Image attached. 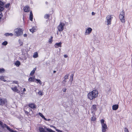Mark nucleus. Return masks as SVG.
I'll list each match as a JSON object with an SVG mask.
<instances>
[{"mask_svg": "<svg viewBox=\"0 0 132 132\" xmlns=\"http://www.w3.org/2000/svg\"><path fill=\"white\" fill-rule=\"evenodd\" d=\"M119 106L117 104L113 105L112 106V109L113 110H116L118 108Z\"/></svg>", "mask_w": 132, "mask_h": 132, "instance_id": "4468645a", "label": "nucleus"}, {"mask_svg": "<svg viewBox=\"0 0 132 132\" xmlns=\"http://www.w3.org/2000/svg\"><path fill=\"white\" fill-rule=\"evenodd\" d=\"M38 53L37 52H35L34 53L33 57L34 58H36L38 57Z\"/></svg>", "mask_w": 132, "mask_h": 132, "instance_id": "a211bd4d", "label": "nucleus"}, {"mask_svg": "<svg viewBox=\"0 0 132 132\" xmlns=\"http://www.w3.org/2000/svg\"><path fill=\"white\" fill-rule=\"evenodd\" d=\"M53 37L51 36V38L49 40V42L50 43H52V38Z\"/></svg>", "mask_w": 132, "mask_h": 132, "instance_id": "7c9ffc66", "label": "nucleus"}, {"mask_svg": "<svg viewBox=\"0 0 132 132\" xmlns=\"http://www.w3.org/2000/svg\"><path fill=\"white\" fill-rule=\"evenodd\" d=\"M38 114H39V116H41L44 119L45 118V117L43 115V114L42 113H39Z\"/></svg>", "mask_w": 132, "mask_h": 132, "instance_id": "a878e982", "label": "nucleus"}, {"mask_svg": "<svg viewBox=\"0 0 132 132\" xmlns=\"http://www.w3.org/2000/svg\"><path fill=\"white\" fill-rule=\"evenodd\" d=\"M56 72V71H53V73H55Z\"/></svg>", "mask_w": 132, "mask_h": 132, "instance_id": "3c124183", "label": "nucleus"}, {"mask_svg": "<svg viewBox=\"0 0 132 132\" xmlns=\"http://www.w3.org/2000/svg\"><path fill=\"white\" fill-rule=\"evenodd\" d=\"M18 42L20 45V46H22L23 45V43L22 42H21L20 39H19L18 40Z\"/></svg>", "mask_w": 132, "mask_h": 132, "instance_id": "393cba45", "label": "nucleus"}, {"mask_svg": "<svg viewBox=\"0 0 132 132\" xmlns=\"http://www.w3.org/2000/svg\"><path fill=\"white\" fill-rule=\"evenodd\" d=\"M96 118L94 117V116H93V117H92V118H91V121H95V120H96Z\"/></svg>", "mask_w": 132, "mask_h": 132, "instance_id": "2f4dec72", "label": "nucleus"}, {"mask_svg": "<svg viewBox=\"0 0 132 132\" xmlns=\"http://www.w3.org/2000/svg\"><path fill=\"white\" fill-rule=\"evenodd\" d=\"M36 69V68H34L33 69V70L31 72L30 74V76H32L34 74V73L35 72V70Z\"/></svg>", "mask_w": 132, "mask_h": 132, "instance_id": "f3484780", "label": "nucleus"}, {"mask_svg": "<svg viewBox=\"0 0 132 132\" xmlns=\"http://www.w3.org/2000/svg\"><path fill=\"white\" fill-rule=\"evenodd\" d=\"M21 63L20 61H17L15 63V65L18 67H19Z\"/></svg>", "mask_w": 132, "mask_h": 132, "instance_id": "aec40b11", "label": "nucleus"}, {"mask_svg": "<svg viewBox=\"0 0 132 132\" xmlns=\"http://www.w3.org/2000/svg\"><path fill=\"white\" fill-rule=\"evenodd\" d=\"M62 44V43L61 42H60L59 43H57L55 44L54 46L56 48H57L59 47H61Z\"/></svg>", "mask_w": 132, "mask_h": 132, "instance_id": "f8f14e48", "label": "nucleus"}, {"mask_svg": "<svg viewBox=\"0 0 132 132\" xmlns=\"http://www.w3.org/2000/svg\"><path fill=\"white\" fill-rule=\"evenodd\" d=\"M4 35L5 36H13V34L12 33H5V34Z\"/></svg>", "mask_w": 132, "mask_h": 132, "instance_id": "6ab92c4d", "label": "nucleus"}, {"mask_svg": "<svg viewBox=\"0 0 132 132\" xmlns=\"http://www.w3.org/2000/svg\"><path fill=\"white\" fill-rule=\"evenodd\" d=\"M11 89L14 92H18V90L17 89V87L16 86H15L14 87L11 88Z\"/></svg>", "mask_w": 132, "mask_h": 132, "instance_id": "dca6fc26", "label": "nucleus"}, {"mask_svg": "<svg viewBox=\"0 0 132 132\" xmlns=\"http://www.w3.org/2000/svg\"><path fill=\"white\" fill-rule=\"evenodd\" d=\"M27 35L26 34H24L23 35V36L24 37H26L27 36Z\"/></svg>", "mask_w": 132, "mask_h": 132, "instance_id": "49530a36", "label": "nucleus"}, {"mask_svg": "<svg viewBox=\"0 0 132 132\" xmlns=\"http://www.w3.org/2000/svg\"><path fill=\"white\" fill-rule=\"evenodd\" d=\"M95 14V13H94V12H92V15H94Z\"/></svg>", "mask_w": 132, "mask_h": 132, "instance_id": "de8ad7c7", "label": "nucleus"}, {"mask_svg": "<svg viewBox=\"0 0 132 132\" xmlns=\"http://www.w3.org/2000/svg\"><path fill=\"white\" fill-rule=\"evenodd\" d=\"M124 130L125 132H129L128 129L126 128H124Z\"/></svg>", "mask_w": 132, "mask_h": 132, "instance_id": "72a5a7b5", "label": "nucleus"}, {"mask_svg": "<svg viewBox=\"0 0 132 132\" xmlns=\"http://www.w3.org/2000/svg\"><path fill=\"white\" fill-rule=\"evenodd\" d=\"M54 127V128L57 131V132H62V131L61 130H59V129H56V127H55L54 126V127Z\"/></svg>", "mask_w": 132, "mask_h": 132, "instance_id": "c756f323", "label": "nucleus"}, {"mask_svg": "<svg viewBox=\"0 0 132 132\" xmlns=\"http://www.w3.org/2000/svg\"><path fill=\"white\" fill-rule=\"evenodd\" d=\"M23 29L20 28H17L14 30V34L15 36L17 37L20 36L23 34Z\"/></svg>", "mask_w": 132, "mask_h": 132, "instance_id": "f03ea898", "label": "nucleus"}, {"mask_svg": "<svg viewBox=\"0 0 132 132\" xmlns=\"http://www.w3.org/2000/svg\"><path fill=\"white\" fill-rule=\"evenodd\" d=\"M4 5V4L3 3L0 1V5L1 6H3Z\"/></svg>", "mask_w": 132, "mask_h": 132, "instance_id": "58836bf2", "label": "nucleus"}, {"mask_svg": "<svg viewBox=\"0 0 132 132\" xmlns=\"http://www.w3.org/2000/svg\"><path fill=\"white\" fill-rule=\"evenodd\" d=\"M30 31L32 32V33H33L35 31V29L34 28H32L30 29Z\"/></svg>", "mask_w": 132, "mask_h": 132, "instance_id": "b1692460", "label": "nucleus"}, {"mask_svg": "<svg viewBox=\"0 0 132 132\" xmlns=\"http://www.w3.org/2000/svg\"><path fill=\"white\" fill-rule=\"evenodd\" d=\"M24 10L25 12H28L30 10L29 7L28 6H25L24 8Z\"/></svg>", "mask_w": 132, "mask_h": 132, "instance_id": "2eb2a0df", "label": "nucleus"}, {"mask_svg": "<svg viewBox=\"0 0 132 132\" xmlns=\"http://www.w3.org/2000/svg\"><path fill=\"white\" fill-rule=\"evenodd\" d=\"M30 20L31 21H32L33 20V16H30Z\"/></svg>", "mask_w": 132, "mask_h": 132, "instance_id": "e433bc0d", "label": "nucleus"}, {"mask_svg": "<svg viewBox=\"0 0 132 132\" xmlns=\"http://www.w3.org/2000/svg\"><path fill=\"white\" fill-rule=\"evenodd\" d=\"M92 29L90 28H88L86 30L85 34V35L89 34L91 32Z\"/></svg>", "mask_w": 132, "mask_h": 132, "instance_id": "9d476101", "label": "nucleus"}, {"mask_svg": "<svg viewBox=\"0 0 132 132\" xmlns=\"http://www.w3.org/2000/svg\"><path fill=\"white\" fill-rule=\"evenodd\" d=\"M26 111H25V113H27V114H28V111H27L26 110H29V111H31V109H30L29 108H26Z\"/></svg>", "mask_w": 132, "mask_h": 132, "instance_id": "5701e85b", "label": "nucleus"}, {"mask_svg": "<svg viewBox=\"0 0 132 132\" xmlns=\"http://www.w3.org/2000/svg\"><path fill=\"white\" fill-rule=\"evenodd\" d=\"M44 119L46 121H49L50 120V119H47L45 118Z\"/></svg>", "mask_w": 132, "mask_h": 132, "instance_id": "37998d69", "label": "nucleus"}, {"mask_svg": "<svg viewBox=\"0 0 132 132\" xmlns=\"http://www.w3.org/2000/svg\"><path fill=\"white\" fill-rule=\"evenodd\" d=\"M2 16V13L0 12V22L1 21Z\"/></svg>", "mask_w": 132, "mask_h": 132, "instance_id": "4c0bfd02", "label": "nucleus"}, {"mask_svg": "<svg viewBox=\"0 0 132 132\" xmlns=\"http://www.w3.org/2000/svg\"><path fill=\"white\" fill-rule=\"evenodd\" d=\"M10 5V3H8V4H7L6 5V8L8 7H9V5Z\"/></svg>", "mask_w": 132, "mask_h": 132, "instance_id": "ea45409f", "label": "nucleus"}, {"mask_svg": "<svg viewBox=\"0 0 132 132\" xmlns=\"http://www.w3.org/2000/svg\"><path fill=\"white\" fill-rule=\"evenodd\" d=\"M4 77L3 76H1L0 77V80L5 82V81L6 80L4 79Z\"/></svg>", "mask_w": 132, "mask_h": 132, "instance_id": "4be33fe9", "label": "nucleus"}, {"mask_svg": "<svg viewBox=\"0 0 132 132\" xmlns=\"http://www.w3.org/2000/svg\"><path fill=\"white\" fill-rule=\"evenodd\" d=\"M66 80L65 79L63 80V81H64L65 82H66Z\"/></svg>", "mask_w": 132, "mask_h": 132, "instance_id": "8fccbe9b", "label": "nucleus"}, {"mask_svg": "<svg viewBox=\"0 0 132 132\" xmlns=\"http://www.w3.org/2000/svg\"><path fill=\"white\" fill-rule=\"evenodd\" d=\"M73 74H72L70 76V81H71V84L72 83V82L73 80Z\"/></svg>", "mask_w": 132, "mask_h": 132, "instance_id": "412c9836", "label": "nucleus"}, {"mask_svg": "<svg viewBox=\"0 0 132 132\" xmlns=\"http://www.w3.org/2000/svg\"><path fill=\"white\" fill-rule=\"evenodd\" d=\"M113 17H112L111 15H108L106 17V20L105 22L107 23L108 25H110L111 24V21Z\"/></svg>", "mask_w": 132, "mask_h": 132, "instance_id": "0eeeda50", "label": "nucleus"}, {"mask_svg": "<svg viewBox=\"0 0 132 132\" xmlns=\"http://www.w3.org/2000/svg\"><path fill=\"white\" fill-rule=\"evenodd\" d=\"M4 70L3 69H0V73H2L4 72Z\"/></svg>", "mask_w": 132, "mask_h": 132, "instance_id": "f704fd0d", "label": "nucleus"}, {"mask_svg": "<svg viewBox=\"0 0 132 132\" xmlns=\"http://www.w3.org/2000/svg\"><path fill=\"white\" fill-rule=\"evenodd\" d=\"M119 18L121 21L122 22H125V12L123 11H122L120 12Z\"/></svg>", "mask_w": 132, "mask_h": 132, "instance_id": "39448f33", "label": "nucleus"}, {"mask_svg": "<svg viewBox=\"0 0 132 132\" xmlns=\"http://www.w3.org/2000/svg\"><path fill=\"white\" fill-rule=\"evenodd\" d=\"M26 91V89L25 88H24L23 89V92H25V91Z\"/></svg>", "mask_w": 132, "mask_h": 132, "instance_id": "09e8293b", "label": "nucleus"}, {"mask_svg": "<svg viewBox=\"0 0 132 132\" xmlns=\"http://www.w3.org/2000/svg\"><path fill=\"white\" fill-rule=\"evenodd\" d=\"M0 105L2 106L5 105L7 104V101L6 99L0 98Z\"/></svg>", "mask_w": 132, "mask_h": 132, "instance_id": "1a4fd4ad", "label": "nucleus"}, {"mask_svg": "<svg viewBox=\"0 0 132 132\" xmlns=\"http://www.w3.org/2000/svg\"><path fill=\"white\" fill-rule=\"evenodd\" d=\"M66 88H64L62 90L64 92H65L66 90Z\"/></svg>", "mask_w": 132, "mask_h": 132, "instance_id": "a19ab883", "label": "nucleus"}, {"mask_svg": "<svg viewBox=\"0 0 132 132\" xmlns=\"http://www.w3.org/2000/svg\"><path fill=\"white\" fill-rule=\"evenodd\" d=\"M91 112L92 113H93L97 110V108L96 107V105H93L91 107Z\"/></svg>", "mask_w": 132, "mask_h": 132, "instance_id": "9b49d317", "label": "nucleus"}, {"mask_svg": "<svg viewBox=\"0 0 132 132\" xmlns=\"http://www.w3.org/2000/svg\"><path fill=\"white\" fill-rule=\"evenodd\" d=\"M101 122L102 126V132H106L107 127L105 123L104 122V120L103 119H102L101 120Z\"/></svg>", "mask_w": 132, "mask_h": 132, "instance_id": "7ed1b4c3", "label": "nucleus"}, {"mask_svg": "<svg viewBox=\"0 0 132 132\" xmlns=\"http://www.w3.org/2000/svg\"><path fill=\"white\" fill-rule=\"evenodd\" d=\"M39 130L40 132H48L47 131L50 132H54L51 129L46 128H44L42 127H39Z\"/></svg>", "mask_w": 132, "mask_h": 132, "instance_id": "20e7f679", "label": "nucleus"}, {"mask_svg": "<svg viewBox=\"0 0 132 132\" xmlns=\"http://www.w3.org/2000/svg\"><path fill=\"white\" fill-rule=\"evenodd\" d=\"M69 76V75H65L64 77V79H65L66 80L67 79H68V78Z\"/></svg>", "mask_w": 132, "mask_h": 132, "instance_id": "473e14b6", "label": "nucleus"}, {"mask_svg": "<svg viewBox=\"0 0 132 132\" xmlns=\"http://www.w3.org/2000/svg\"><path fill=\"white\" fill-rule=\"evenodd\" d=\"M7 41H5L2 43V44L3 45L6 46L7 44Z\"/></svg>", "mask_w": 132, "mask_h": 132, "instance_id": "c85d7f7f", "label": "nucleus"}, {"mask_svg": "<svg viewBox=\"0 0 132 132\" xmlns=\"http://www.w3.org/2000/svg\"><path fill=\"white\" fill-rule=\"evenodd\" d=\"M13 83H15L16 84H17L18 82L17 81H13Z\"/></svg>", "mask_w": 132, "mask_h": 132, "instance_id": "79ce46f5", "label": "nucleus"}, {"mask_svg": "<svg viewBox=\"0 0 132 132\" xmlns=\"http://www.w3.org/2000/svg\"><path fill=\"white\" fill-rule=\"evenodd\" d=\"M64 56L65 58H67L68 57V56L66 54H65L64 55Z\"/></svg>", "mask_w": 132, "mask_h": 132, "instance_id": "a18cd8bd", "label": "nucleus"}, {"mask_svg": "<svg viewBox=\"0 0 132 132\" xmlns=\"http://www.w3.org/2000/svg\"><path fill=\"white\" fill-rule=\"evenodd\" d=\"M30 16H33L32 14L31 11L30 12Z\"/></svg>", "mask_w": 132, "mask_h": 132, "instance_id": "c03bdc74", "label": "nucleus"}, {"mask_svg": "<svg viewBox=\"0 0 132 132\" xmlns=\"http://www.w3.org/2000/svg\"><path fill=\"white\" fill-rule=\"evenodd\" d=\"M35 80L36 81L35 82H36V81H37V83H39L40 85L42 84V82L39 79H36L35 77H30L28 79V81L29 82H34Z\"/></svg>", "mask_w": 132, "mask_h": 132, "instance_id": "423d86ee", "label": "nucleus"}, {"mask_svg": "<svg viewBox=\"0 0 132 132\" xmlns=\"http://www.w3.org/2000/svg\"><path fill=\"white\" fill-rule=\"evenodd\" d=\"M38 93L39 95H40L41 96H42L43 95V92L40 90L39 91V92H38Z\"/></svg>", "mask_w": 132, "mask_h": 132, "instance_id": "cd10ccee", "label": "nucleus"}, {"mask_svg": "<svg viewBox=\"0 0 132 132\" xmlns=\"http://www.w3.org/2000/svg\"><path fill=\"white\" fill-rule=\"evenodd\" d=\"M98 95V92L96 90H93L89 92L87 94L88 98L91 100L95 99L97 97Z\"/></svg>", "mask_w": 132, "mask_h": 132, "instance_id": "f257e3e1", "label": "nucleus"}, {"mask_svg": "<svg viewBox=\"0 0 132 132\" xmlns=\"http://www.w3.org/2000/svg\"><path fill=\"white\" fill-rule=\"evenodd\" d=\"M49 17V15L47 14H46L44 16V18L46 19H47Z\"/></svg>", "mask_w": 132, "mask_h": 132, "instance_id": "bb28decb", "label": "nucleus"}, {"mask_svg": "<svg viewBox=\"0 0 132 132\" xmlns=\"http://www.w3.org/2000/svg\"><path fill=\"white\" fill-rule=\"evenodd\" d=\"M29 106L30 108L32 109L35 108L36 107V106L34 103H30L29 104Z\"/></svg>", "mask_w": 132, "mask_h": 132, "instance_id": "ddd939ff", "label": "nucleus"}, {"mask_svg": "<svg viewBox=\"0 0 132 132\" xmlns=\"http://www.w3.org/2000/svg\"><path fill=\"white\" fill-rule=\"evenodd\" d=\"M4 9V8L2 6H0V12L1 11H2Z\"/></svg>", "mask_w": 132, "mask_h": 132, "instance_id": "c9c22d12", "label": "nucleus"}, {"mask_svg": "<svg viewBox=\"0 0 132 132\" xmlns=\"http://www.w3.org/2000/svg\"><path fill=\"white\" fill-rule=\"evenodd\" d=\"M65 24L61 22H60L59 25L58 26L57 29L58 31H62L64 29V26Z\"/></svg>", "mask_w": 132, "mask_h": 132, "instance_id": "6e6552de", "label": "nucleus"}]
</instances>
